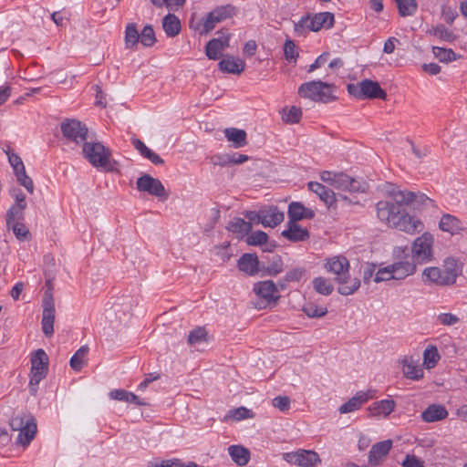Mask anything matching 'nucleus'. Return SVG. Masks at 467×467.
Segmentation results:
<instances>
[{
	"label": "nucleus",
	"mask_w": 467,
	"mask_h": 467,
	"mask_svg": "<svg viewBox=\"0 0 467 467\" xmlns=\"http://www.w3.org/2000/svg\"><path fill=\"white\" fill-rule=\"evenodd\" d=\"M383 191L387 199L381 200L376 204L378 219L386 225L410 234L422 230V222L410 215L405 209L411 203H416L418 208L432 204V200L423 193H415L410 191H402L399 186L387 183Z\"/></svg>",
	"instance_id": "f257e3e1"
},
{
	"label": "nucleus",
	"mask_w": 467,
	"mask_h": 467,
	"mask_svg": "<svg viewBox=\"0 0 467 467\" xmlns=\"http://www.w3.org/2000/svg\"><path fill=\"white\" fill-rule=\"evenodd\" d=\"M328 272L336 275L338 283L337 292L343 296L354 294L360 286V281L357 277H350L348 275L349 262L344 256H333L326 264Z\"/></svg>",
	"instance_id": "f03ea898"
},
{
	"label": "nucleus",
	"mask_w": 467,
	"mask_h": 467,
	"mask_svg": "<svg viewBox=\"0 0 467 467\" xmlns=\"http://www.w3.org/2000/svg\"><path fill=\"white\" fill-rule=\"evenodd\" d=\"M84 157L95 167L102 168L105 171H112L110 151L100 142L87 140L81 146Z\"/></svg>",
	"instance_id": "7ed1b4c3"
},
{
	"label": "nucleus",
	"mask_w": 467,
	"mask_h": 467,
	"mask_svg": "<svg viewBox=\"0 0 467 467\" xmlns=\"http://www.w3.org/2000/svg\"><path fill=\"white\" fill-rule=\"evenodd\" d=\"M334 86L318 81L303 83L298 88V94L302 98L309 99L315 102L328 103L335 101L337 97L333 94Z\"/></svg>",
	"instance_id": "20e7f679"
},
{
	"label": "nucleus",
	"mask_w": 467,
	"mask_h": 467,
	"mask_svg": "<svg viewBox=\"0 0 467 467\" xmlns=\"http://www.w3.org/2000/svg\"><path fill=\"white\" fill-rule=\"evenodd\" d=\"M235 14V6L230 4L218 5L202 18L196 29L200 30L201 35H207L217 24L232 18Z\"/></svg>",
	"instance_id": "39448f33"
},
{
	"label": "nucleus",
	"mask_w": 467,
	"mask_h": 467,
	"mask_svg": "<svg viewBox=\"0 0 467 467\" xmlns=\"http://www.w3.org/2000/svg\"><path fill=\"white\" fill-rule=\"evenodd\" d=\"M334 15L330 12H322L313 16H302L300 20L295 24V32L302 35L306 30L317 32L321 28H330L334 25Z\"/></svg>",
	"instance_id": "423d86ee"
},
{
	"label": "nucleus",
	"mask_w": 467,
	"mask_h": 467,
	"mask_svg": "<svg viewBox=\"0 0 467 467\" xmlns=\"http://www.w3.org/2000/svg\"><path fill=\"white\" fill-rule=\"evenodd\" d=\"M48 370V357L47 353L39 348L31 358V371L29 380V391L36 395L39 382L46 378Z\"/></svg>",
	"instance_id": "0eeeda50"
},
{
	"label": "nucleus",
	"mask_w": 467,
	"mask_h": 467,
	"mask_svg": "<svg viewBox=\"0 0 467 467\" xmlns=\"http://www.w3.org/2000/svg\"><path fill=\"white\" fill-rule=\"evenodd\" d=\"M13 431H18L17 442L26 446L34 439L36 432L35 419L30 414H23L13 417L10 420Z\"/></svg>",
	"instance_id": "6e6552de"
},
{
	"label": "nucleus",
	"mask_w": 467,
	"mask_h": 467,
	"mask_svg": "<svg viewBox=\"0 0 467 467\" xmlns=\"http://www.w3.org/2000/svg\"><path fill=\"white\" fill-rule=\"evenodd\" d=\"M60 128L67 143L80 147L89 139L87 126L78 119H67L61 123Z\"/></svg>",
	"instance_id": "1a4fd4ad"
},
{
	"label": "nucleus",
	"mask_w": 467,
	"mask_h": 467,
	"mask_svg": "<svg viewBox=\"0 0 467 467\" xmlns=\"http://www.w3.org/2000/svg\"><path fill=\"white\" fill-rule=\"evenodd\" d=\"M348 91L357 99H386L387 93L379 84L370 79H364L360 83L348 85Z\"/></svg>",
	"instance_id": "9d476101"
},
{
	"label": "nucleus",
	"mask_w": 467,
	"mask_h": 467,
	"mask_svg": "<svg viewBox=\"0 0 467 467\" xmlns=\"http://www.w3.org/2000/svg\"><path fill=\"white\" fill-rule=\"evenodd\" d=\"M434 239L429 233H424L416 238L412 244V256L418 263L429 262L432 257Z\"/></svg>",
	"instance_id": "9b49d317"
},
{
	"label": "nucleus",
	"mask_w": 467,
	"mask_h": 467,
	"mask_svg": "<svg viewBox=\"0 0 467 467\" xmlns=\"http://www.w3.org/2000/svg\"><path fill=\"white\" fill-rule=\"evenodd\" d=\"M283 459L290 464L300 467H316L321 463V459L317 452L306 450L285 452L283 454Z\"/></svg>",
	"instance_id": "f8f14e48"
},
{
	"label": "nucleus",
	"mask_w": 467,
	"mask_h": 467,
	"mask_svg": "<svg viewBox=\"0 0 467 467\" xmlns=\"http://www.w3.org/2000/svg\"><path fill=\"white\" fill-rule=\"evenodd\" d=\"M136 184L139 191L148 192L160 199L166 200L169 196L161 182L150 174H143L138 178Z\"/></svg>",
	"instance_id": "ddd939ff"
},
{
	"label": "nucleus",
	"mask_w": 467,
	"mask_h": 467,
	"mask_svg": "<svg viewBox=\"0 0 467 467\" xmlns=\"http://www.w3.org/2000/svg\"><path fill=\"white\" fill-rule=\"evenodd\" d=\"M42 331L46 337H50L54 333L55 304L52 294L47 292L43 297Z\"/></svg>",
	"instance_id": "4468645a"
},
{
	"label": "nucleus",
	"mask_w": 467,
	"mask_h": 467,
	"mask_svg": "<svg viewBox=\"0 0 467 467\" xmlns=\"http://www.w3.org/2000/svg\"><path fill=\"white\" fill-rule=\"evenodd\" d=\"M333 186L337 190L350 192H364L367 189L365 182L356 180L346 173H334Z\"/></svg>",
	"instance_id": "2eb2a0df"
},
{
	"label": "nucleus",
	"mask_w": 467,
	"mask_h": 467,
	"mask_svg": "<svg viewBox=\"0 0 467 467\" xmlns=\"http://www.w3.org/2000/svg\"><path fill=\"white\" fill-rule=\"evenodd\" d=\"M254 292L267 304L275 305L280 298L279 289L272 280L257 282L254 285Z\"/></svg>",
	"instance_id": "dca6fc26"
},
{
	"label": "nucleus",
	"mask_w": 467,
	"mask_h": 467,
	"mask_svg": "<svg viewBox=\"0 0 467 467\" xmlns=\"http://www.w3.org/2000/svg\"><path fill=\"white\" fill-rule=\"evenodd\" d=\"M231 34L223 33V36L211 39L205 47V53L208 58L216 60L223 51L229 47Z\"/></svg>",
	"instance_id": "f3484780"
},
{
	"label": "nucleus",
	"mask_w": 467,
	"mask_h": 467,
	"mask_svg": "<svg viewBox=\"0 0 467 467\" xmlns=\"http://www.w3.org/2000/svg\"><path fill=\"white\" fill-rule=\"evenodd\" d=\"M375 397V390L368 389L367 391H358L339 408L341 414L353 412L358 410L368 400Z\"/></svg>",
	"instance_id": "a211bd4d"
},
{
	"label": "nucleus",
	"mask_w": 467,
	"mask_h": 467,
	"mask_svg": "<svg viewBox=\"0 0 467 467\" xmlns=\"http://www.w3.org/2000/svg\"><path fill=\"white\" fill-rule=\"evenodd\" d=\"M422 281L425 284L438 286L451 285L442 268L440 267H426L422 272Z\"/></svg>",
	"instance_id": "6ab92c4d"
},
{
	"label": "nucleus",
	"mask_w": 467,
	"mask_h": 467,
	"mask_svg": "<svg viewBox=\"0 0 467 467\" xmlns=\"http://www.w3.org/2000/svg\"><path fill=\"white\" fill-rule=\"evenodd\" d=\"M281 234L291 242H303L309 238L308 230L296 222H287L286 229Z\"/></svg>",
	"instance_id": "aec40b11"
},
{
	"label": "nucleus",
	"mask_w": 467,
	"mask_h": 467,
	"mask_svg": "<svg viewBox=\"0 0 467 467\" xmlns=\"http://www.w3.org/2000/svg\"><path fill=\"white\" fill-rule=\"evenodd\" d=\"M392 447L391 440L377 442L374 444L368 453V462L371 465L380 464L382 459L388 455Z\"/></svg>",
	"instance_id": "412c9836"
},
{
	"label": "nucleus",
	"mask_w": 467,
	"mask_h": 467,
	"mask_svg": "<svg viewBox=\"0 0 467 467\" xmlns=\"http://www.w3.org/2000/svg\"><path fill=\"white\" fill-rule=\"evenodd\" d=\"M394 280H403L416 272V265L409 259L400 260L390 265Z\"/></svg>",
	"instance_id": "4be33fe9"
},
{
	"label": "nucleus",
	"mask_w": 467,
	"mask_h": 467,
	"mask_svg": "<svg viewBox=\"0 0 467 467\" xmlns=\"http://www.w3.org/2000/svg\"><path fill=\"white\" fill-rule=\"evenodd\" d=\"M284 218V213L280 212L275 206L261 210V224L264 227L274 228L281 223Z\"/></svg>",
	"instance_id": "5701e85b"
},
{
	"label": "nucleus",
	"mask_w": 467,
	"mask_h": 467,
	"mask_svg": "<svg viewBox=\"0 0 467 467\" xmlns=\"http://www.w3.org/2000/svg\"><path fill=\"white\" fill-rule=\"evenodd\" d=\"M288 222H296L303 219H312L315 217V212L305 207L301 202H293L288 206Z\"/></svg>",
	"instance_id": "b1692460"
},
{
	"label": "nucleus",
	"mask_w": 467,
	"mask_h": 467,
	"mask_svg": "<svg viewBox=\"0 0 467 467\" xmlns=\"http://www.w3.org/2000/svg\"><path fill=\"white\" fill-rule=\"evenodd\" d=\"M439 228L442 232L451 234V235L459 234L463 231L462 223L456 216L445 213L441 217Z\"/></svg>",
	"instance_id": "393cba45"
},
{
	"label": "nucleus",
	"mask_w": 467,
	"mask_h": 467,
	"mask_svg": "<svg viewBox=\"0 0 467 467\" xmlns=\"http://www.w3.org/2000/svg\"><path fill=\"white\" fill-rule=\"evenodd\" d=\"M218 66L223 72L239 75L244 70L245 62L233 56H226L219 62Z\"/></svg>",
	"instance_id": "a878e982"
},
{
	"label": "nucleus",
	"mask_w": 467,
	"mask_h": 467,
	"mask_svg": "<svg viewBox=\"0 0 467 467\" xmlns=\"http://www.w3.org/2000/svg\"><path fill=\"white\" fill-rule=\"evenodd\" d=\"M308 189L315 192L326 205L330 208L336 203L337 199L333 191L327 189L323 184L317 182H310L308 183Z\"/></svg>",
	"instance_id": "bb28decb"
},
{
	"label": "nucleus",
	"mask_w": 467,
	"mask_h": 467,
	"mask_svg": "<svg viewBox=\"0 0 467 467\" xmlns=\"http://www.w3.org/2000/svg\"><path fill=\"white\" fill-rule=\"evenodd\" d=\"M258 265L257 256L252 254H244L238 260L239 270L248 275H254L258 273Z\"/></svg>",
	"instance_id": "cd10ccee"
},
{
	"label": "nucleus",
	"mask_w": 467,
	"mask_h": 467,
	"mask_svg": "<svg viewBox=\"0 0 467 467\" xmlns=\"http://www.w3.org/2000/svg\"><path fill=\"white\" fill-rule=\"evenodd\" d=\"M448 416V411L444 406L439 404L430 405L421 413V419L425 422H434L445 419Z\"/></svg>",
	"instance_id": "c85d7f7f"
},
{
	"label": "nucleus",
	"mask_w": 467,
	"mask_h": 467,
	"mask_svg": "<svg viewBox=\"0 0 467 467\" xmlns=\"http://www.w3.org/2000/svg\"><path fill=\"white\" fill-rule=\"evenodd\" d=\"M442 271L451 285L455 284L458 275H461L462 266L453 257H447L443 261Z\"/></svg>",
	"instance_id": "c756f323"
},
{
	"label": "nucleus",
	"mask_w": 467,
	"mask_h": 467,
	"mask_svg": "<svg viewBox=\"0 0 467 467\" xmlns=\"http://www.w3.org/2000/svg\"><path fill=\"white\" fill-rule=\"evenodd\" d=\"M396 407V402L393 400H382L379 401H376L372 403L368 407V410L371 416H389L392 411H394Z\"/></svg>",
	"instance_id": "7c9ffc66"
},
{
	"label": "nucleus",
	"mask_w": 467,
	"mask_h": 467,
	"mask_svg": "<svg viewBox=\"0 0 467 467\" xmlns=\"http://www.w3.org/2000/svg\"><path fill=\"white\" fill-rule=\"evenodd\" d=\"M228 453L232 460L238 466L246 465L251 458V453L248 449L242 445H231L228 447Z\"/></svg>",
	"instance_id": "2f4dec72"
},
{
	"label": "nucleus",
	"mask_w": 467,
	"mask_h": 467,
	"mask_svg": "<svg viewBox=\"0 0 467 467\" xmlns=\"http://www.w3.org/2000/svg\"><path fill=\"white\" fill-rule=\"evenodd\" d=\"M226 228L228 231L235 234L237 238H243L252 231L253 225L250 222L235 217L229 222Z\"/></svg>",
	"instance_id": "473e14b6"
},
{
	"label": "nucleus",
	"mask_w": 467,
	"mask_h": 467,
	"mask_svg": "<svg viewBox=\"0 0 467 467\" xmlns=\"http://www.w3.org/2000/svg\"><path fill=\"white\" fill-rule=\"evenodd\" d=\"M402 372L410 379L418 380L423 377V369L411 358L402 361Z\"/></svg>",
	"instance_id": "72a5a7b5"
},
{
	"label": "nucleus",
	"mask_w": 467,
	"mask_h": 467,
	"mask_svg": "<svg viewBox=\"0 0 467 467\" xmlns=\"http://www.w3.org/2000/svg\"><path fill=\"white\" fill-rule=\"evenodd\" d=\"M162 27L166 35L174 37L181 32V22L173 14H168L162 19Z\"/></svg>",
	"instance_id": "f704fd0d"
},
{
	"label": "nucleus",
	"mask_w": 467,
	"mask_h": 467,
	"mask_svg": "<svg viewBox=\"0 0 467 467\" xmlns=\"http://www.w3.org/2000/svg\"><path fill=\"white\" fill-rule=\"evenodd\" d=\"M132 145L145 158L156 165L164 163V161L153 150L149 149L140 140L133 139Z\"/></svg>",
	"instance_id": "c9c22d12"
},
{
	"label": "nucleus",
	"mask_w": 467,
	"mask_h": 467,
	"mask_svg": "<svg viewBox=\"0 0 467 467\" xmlns=\"http://www.w3.org/2000/svg\"><path fill=\"white\" fill-rule=\"evenodd\" d=\"M109 397L111 400L125 401L128 403H134L137 405L144 406L145 402H142L140 398L132 392L127 391L125 389H114L109 392Z\"/></svg>",
	"instance_id": "e433bc0d"
},
{
	"label": "nucleus",
	"mask_w": 467,
	"mask_h": 467,
	"mask_svg": "<svg viewBox=\"0 0 467 467\" xmlns=\"http://www.w3.org/2000/svg\"><path fill=\"white\" fill-rule=\"evenodd\" d=\"M426 33L430 36L438 37L441 41L448 43H451L457 38L456 35L447 27H445L443 25L431 26L427 30Z\"/></svg>",
	"instance_id": "4c0bfd02"
},
{
	"label": "nucleus",
	"mask_w": 467,
	"mask_h": 467,
	"mask_svg": "<svg viewBox=\"0 0 467 467\" xmlns=\"http://www.w3.org/2000/svg\"><path fill=\"white\" fill-rule=\"evenodd\" d=\"M224 135L229 141L234 143V148H241L246 144V132L236 128H227Z\"/></svg>",
	"instance_id": "58836bf2"
},
{
	"label": "nucleus",
	"mask_w": 467,
	"mask_h": 467,
	"mask_svg": "<svg viewBox=\"0 0 467 467\" xmlns=\"http://www.w3.org/2000/svg\"><path fill=\"white\" fill-rule=\"evenodd\" d=\"M88 346H82L71 357L69 364L73 370L79 371L87 364Z\"/></svg>",
	"instance_id": "ea45409f"
},
{
	"label": "nucleus",
	"mask_w": 467,
	"mask_h": 467,
	"mask_svg": "<svg viewBox=\"0 0 467 467\" xmlns=\"http://www.w3.org/2000/svg\"><path fill=\"white\" fill-rule=\"evenodd\" d=\"M140 34L139 33L135 24L131 23L127 25L125 30V46L127 48H134L140 39Z\"/></svg>",
	"instance_id": "a19ab883"
},
{
	"label": "nucleus",
	"mask_w": 467,
	"mask_h": 467,
	"mask_svg": "<svg viewBox=\"0 0 467 467\" xmlns=\"http://www.w3.org/2000/svg\"><path fill=\"white\" fill-rule=\"evenodd\" d=\"M26 207L19 206V205H12L6 213V225L8 228L11 227V224L16 223H20L25 219V209Z\"/></svg>",
	"instance_id": "79ce46f5"
},
{
	"label": "nucleus",
	"mask_w": 467,
	"mask_h": 467,
	"mask_svg": "<svg viewBox=\"0 0 467 467\" xmlns=\"http://www.w3.org/2000/svg\"><path fill=\"white\" fill-rule=\"evenodd\" d=\"M434 57L442 63H449L457 59L456 53L451 48L432 47Z\"/></svg>",
	"instance_id": "37998d69"
},
{
	"label": "nucleus",
	"mask_w": 467,
	"mask_h": 467,
	"mask_svg": "<svg viewBox=\"0 0 467 467\" xmlns=\"http://www.w3.org/2000/svg\"><path fill=\"white\" fill-rule=\"evenodd\" d=\"M401 16H412L417 11L415 0H395Z\"/></svg>",
	"instance_id": "c03bdc74"
},
{
	"label": "nucleus",
	"mask_w": 467,
	"mask_h": 467,
	"mask_svg": "<svg viewBox=\"0 0 467 467\" xmlns=\"http://www.w3.org/2000/svg\"><path fill=\"white\" fill-rule=\"evenodd\" d=\"M439 359L440 355L436 347L430 346L424 350L423 363L428 368L435 367Z\"/></svg>",
	"instance_id": "a18cd8bd"
},
{
	"label": "nucleus",
	"mask_w": 467,
	"mask_h": 467,
	"mask_svg": "<svg viewBox=\"0 0 467 467\" xmlns=\"http://www.w3.org/2000/svg\"><path fill=\"white\" fill-rule=\"evenodd\" d=\"M302 117V111L300 108L292 106L290 109H283V120L289 124L298 123Z\"/></svg>",
	"instance_id": "49530a36"
},
{
	"label": "nucleus",
	"mask_w": 467,
	"mask_h": 467,
	"mask_svg": "<svg viewBox=\"0 0 467 467\" xmlns=\"http://www.w3.org/2000/svg\"><path fill=\"white\" fill-rule=\"evenodd\" d=\"M315 290L321 295L328 296L333 292V285L324 277H317L313 280Z\"/></svg>",
	"instance_id": "de8ad7c7"
},
{
	"label": "nucleus",
	"mask_w": 467,
	"mask_h": 467,
	"mask_svg": "<svg viewBox=\"0 0 467 467\" xmlns=\"http://www.w3.org/2000/svg\"><path fill=\"white\" fill-rule=\"evenodd\" d=\"M303 311L308 317L315 318L324 317L327 313V308L314 303H307L304 306Z\"/></svg>",
	"instance_id": "09e8293b"
},
{
	"label": "nucleus",
	"mask_w": 467,
	"mask_h": 467,
	"mask_svg": "<svg viewBox=\"0 0 467 467\" xmlns=\"http://www.w3.org/2000/svg\"><path fill=\"white\" fill-rule=\"evenodd\" d=\"M140 36V41L144 47H151L156 42L154 30L151 26H145Z\"/></svg>",
	"instance_id": "8fccbe9b"
},
{
	"label": "nucleus",
	"mask_w": 467,
	"mask_h": 467,
	"mask_svg": "<svg viewBox=\"0 0 467 467\" xmlns=\"http://www.w3.org/2000/svg\"><path fill=\"white\" fill-rule=\"evenodd\" d=\"M221 161V165L227 164H242L249 160V156L241 153H234L232 155H225L223 157H218Z\"/></svg>",
	"instance_id": "3c124183"
},
{
	"label": "nucleus",
	"mask_w": 467,
	"mask_h": 467,
	"mask_svg": "<svg viewBox=\"0 0 467 467\" xmlns=\"http://www.w3.org/2000/svg\"><path fill=\"white\" fill-rule=\"evenodd\" d=\"M17 182L24 186L29 193L34 192V183L32 179L26 174V169H22L16 173Z\"/></svg>",
	"instance_id": "603ef678"
},
{
	"label": "nucleus",
	"mask_w": 467,
	"mask_h": 467,
	"mask_svg": "<svg viewBox=\"0 0 467 467\" xmlns=\"http://www.w3.org/2000/svg\"><path fill=\"white\" fill-rule=\"evenodd\" d=\"M207 332L204 327H196L192 330L188 336V342L191 345H194L196 343L206 341Z\"/></svg>",
	"instance_id": "864d4df0"
},
{
	"label": "nucleus",
	"mask_w": 467,
	"mask_h": 467,
	"mask_svg": "<svg viewBox=\"0 0 467 467\" xmlns=\"http://www.w3.org/2000/svg\"><path fill=\"white\" fill-rule=\"evenodd\" d=\"M251 417L252 415L250 414V410L244 407H239L237 409L231 410L225 416L224 420L233 419L235 420H241Z\"/></svg>",
	"instance_id": "5fc2aeb1"
},
{
	"label": "nucleus",
	"mask_w": 467,
	"mask_h": 467,
	"mask_svg": "<svg viewBox=\"0 0 467 467\" xmlns=\"http://www.w3.org/2000/svg\"><path fill=\"white\" fill-rule=\"evenodd\" d=\"M267 240L268 236L265 232L256 231L247 237L246 242L250 245H259L265 244Z\"/></svg>",
	"instance_id": "6e6d98bb"
},
{
	"label": "nucleus",
	"mask_w": 467,
	"mask_h": 467,
	"mask_svg": "<svg viewBox=\"0 0 467 467\" xmlns=\"http://www.w3.org/2000/svg\"><path fill=\"white\" fill-rule=\"evenodd\" d=\"M283 271V262L280 256H273L272 263L266 267L269 275L275 276Z\"/></svg>",
	"instance_id": "4d7b16f0"
},
{
	"label": "nucleus",
	"mask_w": 467,
	"mask_h": 467,
	"mask_svg": "<svg viewBox=\"0 0 467 467\" xmlns=\"http://www.w3.org/2000/svg\"><path fill=\"white\" fill-rule=\"evenodd\" d=\"M12 230L18 240H26L30 236V232L26 226L22 223H16L11 224Z\"/></svg>",
	"instance_id": "13d9d810"
},
{
	"label": "nucleus",
	"mask_w": 467,
	"mask_h": 467,
	"mask_svg": "<svg viewBox=\"0 0 467 467\" xmlns=\"http://www.w3.org/2000/svg\"><path fill=\"white\" fill-rule=\"evenodd\" d=\"M389 280H394L390 265L379 269L375 274V283Z\"/></svg>",
	"instance_id": "bf43d9fd"
},
{
	"label": "nucleus",
	"mask_w": 467,
	"mask_h": 467,
	"mask_svg": "<svg viewBox=\"0 0 467 467\" xmlns=\"http://www.w3.org/2000/svg\"><path fill=\"white\" fill-rule=\"evenodd\" d=\"M437 319L443 326H453L460 321V318L451 313H441L437 317Z\"/></svg>",
	"instance_id": "052dcab7"
},
{
	"label": "nucleus",
	"mask_w": 467,
	"mask_h": 467,
	"mask_svg": "<svg viewBox=\"0 0 467 467\" xmlns=\"http://www.w3.org/2000/svg\"><path fill=\"white\" fill-rule=\"evenodd\" d=\"M285 57L288 60H296L298 54L296 50V45L292 40L287 39L284 46Z\"/></svg>",
	"instance_id": "680f3d73"
},
{
	"label": "nucleus",
	"mask_w": 467,
	"mask_h": 467,
	"mask_svg": "<svg viewBox=\"0 0 467 467\" xmlns=\"http://www.w3.org/2000/svg\"><path fill=\"white\" fill-rule=\"evenodd\" d=\"M272 403L281 411H286L290 408V399L286 396H278L273 400Z\"/></svg>",
	"instance_id": "e2e57ef3"
},
{
	"label": "nucleus",
	"mask_w": 467,
	"mask_h": 467,
	"mask_svg": "<svg viewBox=\"0 0 467 467\" xmlns=\"http://www.w3.org/2000/svg\"><path fill=\"white\" fill-rule=\"evenodd\" d=\"M305 275V269L297 267L290 270L285 276V282H298Z\"/></svg>",
	"instance_id": "0e129e2a"
},
{
	"label": "nucleus",
	"mask_w": 467,
	"mask_h": 467,
	"mask_svg": "<svg viewBox=\"0 0 467 467\" xmlns=\"http://www.w3.org/2000/svg\"><path fill=\"white\" fill-rule=\"evenodd\" d=\"M7 156H8V161H9L10 165L13 167L15 174L17 171H19L20 170L25 169V165H24L21 158L17 154L12 153V152H7Z\"/></svg>",
	"instance_id": "69168bd1"
},
{
	"label": "nucleus",
	"mask_w": 467,
	"mask_h": 467,
	"mask_svg": "<svg viewBox=\"0 0 467 467\" xmlns=\"http://www.w3.org/2000/svg\"><path fill=\"white\" fill-rule=\"evenodd\" d=\"M114 313L118 316L119 313H122V317H119L121 321L126 320L127 317L130 315V304L127 302L126 304H119L114 306Z\"/></svg>",
	"instance_id": "338daca9"
},
{
	"label": "nucleus",
	"mask_w": 467,
	"mask_h": 467,
	"mask_svg": "<svg viewBox=\"0 0 467 467\" xmlns=\"http://www.w3.org/2000/svg\"><path fill=\"white\" fill-rule=\"evenodd\" d=\"M402 465L403 467H424L423 462L415 455H407Z\"/></svg>",
	"instance_id": "774afa93"
}]
</instances>
